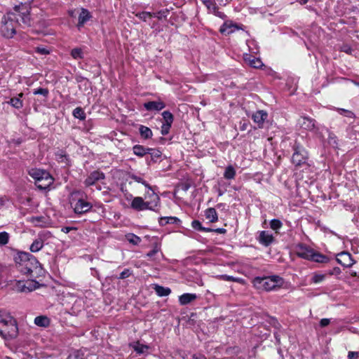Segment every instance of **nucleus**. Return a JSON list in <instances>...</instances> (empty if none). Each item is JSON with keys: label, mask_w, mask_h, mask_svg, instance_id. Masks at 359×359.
I'll return each instance as SVG.
<instances>
[{"label": "nucleus", "mask_w": 359, "mask_h": 359, "mask_svg": "<svg viewBox=\"0 0 359 359\" xmlns=\"http://www.w3.org/2000/svg\"><path fill=\"white\" fill-rule=\"evenodd\" d=\"M18 270L22 274L31 278H39L44 276L45 271L38 260L28 252H18L14 258Z\"/></svg>", "instance_id": "nucleus-1"}, {"label": "nucleus", "mask_w": 359, "mask_h": 359, "mask_svg": "<svg viewBox=\"0 0 359 359\" xmlns=\"http://www.w3.org/2000/svg\"><path fill=\"white\" fill-rule=\"evenodd\" d=\"M145 198L149 200L144 201L142 197H135L132 201L131 208L138 211L150 210L157 212L160 205L159 196L154 191H151L147 193Z\"/></svg>", "instance_id": "nucleus-2"}, {"label": "nucleus", "mask_w": 359, "mask_h": 359, "mask_svg": "<svg viewBox=\"0 0 359 359\" xmlns=\"http://www.w3.org/2000/svg\"><path fill=\"white\" fill-rule=\"evenodd\" d=\"M15 320L5 311H0V334L6 339L15 338L18 334Z\"/></svg>", "instance_id": "nucleus-3"}, {"label": "nucleus", "mask_w": 359, "mask_h": 359, "mask_svg": "<svg viewBox=\"0 0 359 359\" xmlns=\"http://www.w3.org/2000/svg\"><path fill=\"white\" fill-rule=\"evenodd\" d=\"M252 283L257 290L270 291L280 287L283 283V278L278 276L265 277H256L253 279Z\"/></svg>", "instance_id": "nucleus-4"}, {"label": "nucleus", "mask_w": 359, "mask_h": 359, "mask_svg": "<svg viewBox=\"0 0 359 359\" xmlns=\"http://www.w3.org/2000/svg\"><path fill=\"white\" fill-rule=\"evenodd\" d=\"M1 32L6 38H12L15 34L16 28L18 25V15L13 12H9L1 20Z\"/></svg>", "instance_id": "nucleus-5"}, {"label": "nucleus", "mask_w": 359, "mask_h": 359, "mask_svg": "<svg viewBox=\"0 0 359 359\" xmlns=\"http://www.w3.org/2000/svg\"><path fill=\"white\" fill-rule=\"evenodd\" d=\"M306 159L307 154L305 149L299 145H296L292 157V163L296 166H301L306 163Z\"/></svg>", "instance_id": "nucleus-6"}, {"label": "nucleus", "mask_w": 359, "mask_h": 359, "mask_svg": "<svg viewBox=\"0 0 359 359\" xmlns=\"http://www.w3.org/2000/svg\"><path fill=\"white\" fill-rule=\"evenodd\" d=\"M14 287L18 292H31L39 287V283L33 280H27V282L15 280Z\"/></svg>", "instance_id": "nucleus-7"}, {"label": "nucleus", "mask_w": 359, "mask_h": 359, "mask_svg": "<svg viewBox=\"0 0 359 359\" xmlns=\"http://www.w3.org/2000/svg\"><path fill=\"white\" fill-rule=\"evenodd\" d=\"M324 130H326V132L328 133L327 143L333 148H335V149L339 148V140L337 139V137L335 135V134L333 133L332 132L330 131L327 128H324ZM323 130V128L321 130L318 128H317L316 129V133L318 137H319L322 140L323 139V135L322 134Z\"/></svg>", "instance_id": "nucleus-8"}, {"label": "nucleus", "mask_w": 359, "mask_h": 359, "mask_svg": "<svg viewBox=\"0 0 359 359\" xmlns=\"http://www.w3.org/2000/svg\"><path fill=\"white\" fill-rule=\"evenodd\" d=\"M314 250L304 244H299L296 247V253L298 257L310 260Z\"/></svg>", "instance_id": "nucleus-9"}, {"label": "nucleus", "mask_w": 359, "mask_h": 359, "mask_svg": "<svg viewBox=\"0 0 359 359\" xmlns=\"http://www.w3.org/2000/svg\"><path fill=\"white\" fill-rule=\"evenodd\" d=\"M299 126L306 130L316 129L315 120L308 116H301L298 120Z\"/></svg>", "instance_id": "nucleus-10"}, {"label": "nucleus", "mask_w": 359, "mask_h": 359, "mask_svg": "<svg viewBox=\"0 0 359 359\" xmlns=\"http://www.w3.org/2000/svg\"><path fill=\"white\" fill-rule=\"evenodd\" d=\"M104 178V175L103 172H100L98 170L93 171L88 176L86 179L84 183L86 186H92L94 185L96 182L102 180Z\"/></svg>", "instance_id": "nucleus-11"}, {"label": "nucleus", "mask_w": 359, "mask_h": 359, "mask_svg": "<svg viewBox=\"0 0 359 359\" xmlns=\"http://www.w3.org/2000/svg\"><path fill=\"white\" fill-rule=\"evenodd\" d=\"M92 205L88 202L82 199L78 200L74 207V210L76 214H83L90 210Z\"/></svg>", "instance_id": "nucleus-12"}, {"label": "nucleus", "mask_w": 359, "mask_h": 359, "mask_svg": "<svg viewBox=\"0 0 359 359\" xmlns=\"http://www.w3.org/2000/svg\"><path fill=\"white\" fill-rule=\"evenodd\" d=\"M267 117L268 114L264 110H258L252 116V118L253 119L254 122L258 125L259 128L263 127L264 123Z\"/></svg>", "instance_id": "nucleus-13"}, {"label": "nucleus", "mask_w": 359, "mask_h": 359, "mask_svg": "<svg viewBox=\"0 0 359 359\" xmlns=\"http://www.w3.org/2000/svg\"><path fill=\"white\" fill-rule=\"evenodd\" d=\"M337 261L338 263L346 267H350L353 264V261L349 253L343 252L337 255Z\"/></svg>", "instance_id": "nucleus-14"}, {"label": "nucleus", "mask_w": 359, "mask_h": 359, "mask_svg": "<svg viewBox=\"0 0 359 359\" xmlns=\"http://www.w3.org/2000/svg\"><path fill=\"white\" fill-rule=\"evenodd\" d=\"M53 183V178L48 173L47 176H43L39 182H35L38 189L46 190Z\"/></svg>", "instance_id": "nucleus-15"}, {"label": "nucleus", "mask_w": 359, "mask_h": 359, "mask_svg": "<svg viewBox=\"0 0 359 359\" xmlns=\"http://www.w3.org/2000/svg\"><path fill=\"white\" fill-rule=\"evenodd\" d=\"M147 111H160L165 107V104L161 100L147 102L144 104Z\"/></svg>", "instance_id": "nucleus-16"}, {"label": "nucleus", "mask_w": 359, "mask_h": 359, "mask_svg": "<svg viewBox=\"0 0 359 359\" xmlns=\"http://www.w3.org/2000/svg\"><path fill=\"white\" fill-rule=\"evenodd\" d=\"M259 241L261 244L269 246L273 241V236L267 231H262L259 233Z\"/></svg>", "instance_id": "nucleus-17"}, {"label": "nucleus", "mask_w": 359, "mask_h": 359, "mask_svg": "<svg viewBox=\"0 0 359 359\" xmlns=\"http://www.w3.org/2000/svg\"><path fill=\"white\" fill-rule=\"evenodd\" d=\"M28 221L36 226L44 227L48 223V219L45 216H33Z\"/></svg>", "instance_id": "nucleus-18"}, {"label": "nucleus", "mask_w": 359, "mask_h": 359, "mask_svg": "<svg viewBox=\"0 0 359 359\" xmlns=\"http://www.w3.org/2000/svg\"><path fill=\"white\" fill-rule=\"evenodd\" d=\"M92 18L90 13L86 8H82L79 15L77 27L80 29L84 24Z\"/></svg>", "instance_id": "nucleus-19"}, {"label": "nucleus", "mask_w": 359, "mask_h": 359, "mask_svg": "<svg viewBox=\"0 0 359 359\" xmlns=\"http://www.w3.org/2000/svg\"><path fill=\"white\" fill-rule=\"evenodd\" d=\"M244 60L248 65L254 68H259L263 65L260 59L248 54L244 55Z\"/></svg>", "instance_id": "nucleus-20"}, {"label": "nucleus", "mask_w": 359, "mask_h": 359, "mask_svg": "<svg viewBox=\"0 0 359 359\" xmlns=\"http://www.w3.org/2000/svg\"><path fill=\"white\" fill-rule=\"evenodd\" d=\"M48 172L41 169L32 168L29 170V175L35 180V182H39L43 176H47Z\"/></svg>", "instance_id": "nucleus-21"}, {"label": "nucleus", "mask_w": 359, "mask_h": 359, "mask_svg": "<svg viewBox=\"0 0 359 359\" xmlns=\"http://www.w3.org/2000/svg\"><path fill=\"white\" fill-rule=\"evenodd\" d=\"M238 29V27L231 23V22H225L223 24V25L220 27V32L221 33L225 34V35H229L231 33H233V32H235V30Z\"/></svg>", "instance_id": "nucleus-22"}, {"label": "nucleus", "mask_w": 359, "mask_h": 359, "mask_svg": "<svg viewBox=\"0 0 359 359\" xmlns=\"http://www.w3.org/2000/svg\"><path fill=\"white\" fill-rule=\"evenodd\" d=\"M195 294L184 293L179 297V302L181 305H187L196 299Z\"/></svg>", "instance_id": "nucleus-23"}, {"label": "nucleus", "mask_w": 359, "mask_h": 359, "mask_svg": "<svg viewBox=\"0 0 359 359\" xmlns=\"http://www.w3.org/2000/svg\"><path fill=\"white\" fill-rule=\"evenodd\" d=\"M310 260L318 263H327L330 259L328 257L314 250Z\"/></svg>", "instance_id": "nucleus-24"}, {"label": "nucleus", "mask_w": 359, "mask_h": 359, "mask_svg": "<svg viewBox=\"0 0 359 359\" xmlns=\"http://www.w3.org/2000/svg\"><path fill=\"white\" fill-rule=\"evenodd\" d=\"M215 278L218 280H225V281H232V282H236V283H238L241 284L245 283V280L241 278H236V277H233V276L226 275V274L217 275L215 276Z\"/></svg>", "instance_id": "nucleus-25"}, {"label": "nucleus", "mask_w": 359, "mask_h": 359, "mask_svg": "<svg viewBox=\"0 0 359 359\" xmlns=\"http://www.w3.org/2000/svg\"><path fill=\"white\" fill-rule=\"evenodd\" d=\"M205 216L210 222H215L218 220L217 212L215 208H208L205 212Z\"/></svg>", "instance_id": "nucleus-26"}, {"label": "nucleus", "mask_w": 359, "mask_h": 359, "mask_svg": "<svg viewBox=\"0 0 359 359\" xmlns=\"http://www.w3.org/2000/svg\"><path fill=\"white\" fill-rule=\"evenodd\" d=\"M154 290L159 297L168 296L171 292V290L169 287H165L158 285L154 286Z\"/></svg>", "instance_id": "nucleus-27"}, {"label": "nucleus", "mask_w": 359, "mask_h": 359, "mask_svg": "<svg viewBox=\"0 0 359 359\" xmlns=\"http://www.w3.org/2000/svg\"><path fill=\"white\" fill-rule=\"evenodd\" d=\"M23 96L22 93H19L18 97H13L10 100L8 103L16 109H21L23 107V103L21 97Z\"/></svg>", "instance_id": "nucleus-28"}, {"label": "nucleus", "mask_w": 359, "mask_h": 359, "mask_svg": "<svg viewBox=\"0 0 359 359\" xmlns=\"http://www.w3.org/2000/svg\"><path fill=\"white\" fill-rule=\"evenodd\" d=\"M132 346L133 349L139 354H144L147 353L149 348L147 345L140 344L139 341L135 342Z\"/></svg>", "instance_id": "nucleus-29"}, {"label": "nucleus", "mask_w": 359, "mask_h": 359, "mask_svg": "<svg viewBox=\"0 0 359 359\" xmlns=\"http://www.w3.org/2000/svg\"><path fill=\"white\" fill-rule=\"evenodd\" d=\"M149 148H146L142 145L136 144L133 147L134 154L137 156L143 157L148 153Z\"/></svg>", "instance_id": "nucleus-30"}, {"label": "nucleus", "mask_w": 359, "mask_h": 359, "mask_svg": "<svg viewBox=\"0 0 359 359\" xmlns=\"http://www.w3.org/2000/svg\"><path fill=\"white\" fill-rule=\"evenodd\" d=\"M43 246V241L41 238H36L30 245V250L32 252H39Z\"/></svg>", "instance_id": "nucleus-31"}, {"label": "nucleus", "mask_w": 359, "mask_h": 359, "mask_svg": "<svg viewBox=\"0 0 359 359\" xmlns=\"http://www.w3.org/2000/svg\"><path fill=\"white\" fill-rule=\"evenodd\" d=\"M34 323L38 326L46 327L48 326L50 320L46 316H40L35 318Z\"/></svg>", "instance_id": "nucleus-32"}, {"label": "nucleus", "mask_w": 359, "mask_h": 359, "mask_svg": "<svg viewBox=\"0 0 359 359\" xmlns=\"http://www.w3.org/2000/svg\"><path fill=\"white\" fill-rule=\"evenodd\" d=\"M202 3L207 7L208 11L211 13H213L216 15L217 11V4L212 0H201Z\"/></svg>", "instance_id": "nucleus-33"}, {"label": "nucleus", "mask_w": 359, "mask_h": 359, "mask_svg": "<svg viewBox=\"0 0 359 359\" xmlns=\"http://www.w3.org/2000/svg\"><path fill=\"white\" fill-rule=\"evenodd\" d=\"M140 133L142 137L144 139H149L152 137V131L151 130L144 126H140L139 128Z\"/></svg>", "instance_id": "nucleus-34"}, {"label": "nucleus", "mask_w": 359, "mask_h": 359, "mask_svg": "<svg viewBox=\"0 0 359 359\" xmlns=\"http://www.w3.org/2000/svg\"><path fill=\"white\" fill-rule=\"evenodd\" d=\"M180 219L176 217H163L159 219V224L162 226L167 224H175L179 222Z\"/></svg>", "instance_id": "nucleus-35"}, {"label": "nucleus", "mask_w": 359, "mask_h": 359, "mask_svg": "<svg viewBox=\"0 0 359 359\" xmlns=\"http://www.w3.org/2000/svg\"><path fill=\"white\" fill-rule=\"evenodd\" d=\"M236 176V170L232 165H229L226 168L224 172V178L227 180L233 179Z\"/></svg>", "instance_id": "nucleus-36"}, {"label": "nucleus", "mask_w": 359, "mask_h": 359, "mask_svg": "<svg viewBox=\"0 0 359 359\" xmlns=\"http://www.w3.org/2000/svg\"><path fill=\"white\" fill-rule=\"evenodd\" d=\"M147 154L151 155V160L154 161H158L162 155V153L160 150L152 148H149Z\"/></svg>", "instance_id": "nucleus-37"}, {"label": "nucleus", "mask_w": 359, "mask_h": 359, "mask_svg": "<svg viewBox=\"0 0 359 359\" xmlns=\"http://www.w3.org/2000/svg\"><path fill=\"white\" fill-rule=\"evenodd\" d=\"M126 240L130 243H132L135 245H137L138 244H140V243L141 242V238L133 234V233H128L126 236Z\"/></svg>", "instance_id": "nucleus-38"}, {"label": "nucleus", "mask_w": 359, "mask_h": 359, "mask_svg": "<svg viewBox=\"0 0 359 359\" xmlns=\"http://www.w3.org/2000/svg\"><path fill=\"white\" fill-rule=\"evenodd\" d=\"M191 226L194 229L201 231L210 232L212 231V229H211L203 227L201 225V223L198 220H194L191 222Z\"/></svg>", "instance_id": "nucleus-39"}, {"label": "nucleus", "mask_w": 359, "mask_h": 359, "mask_svg": "<svg viewBox=\"0 0 359 359\" xmlns=\"http://www.w3.org/2000/svg\"><path fill=\"white\" fill-rule=\"evenodd\" d=\"M73 116L80 120H84L86 118V114L81 107H76L74 109Z\"/></svg>", "instance_id": "nucleus-40"}, {"label": "nucleus", "mask_w": 359, "mask_h": 359, "mask_svg": "<svg viewBox=\"0 0 359 359\" xmlns=\"http://www.w3.org/2000/svg\"><path fill=\"white\" fill-rule=\"evenodd\" d=\"M15 11L20 13V14L18 15L21 16V18H22V20L23 23H25L26 25H29L30 24V18H29V13H27L28 12L27 9V10L25 9V12H22L21 11V8H20L19 9V11Z\"/></svg>", "instance_id": "nucleus-41"}, {"label": "nucleus", "mask_w": 359, "mask_h": 359, "mask_svg": "<svg viewBox=\"0 0 359 359\" xmlns=\"http://www.w3.org/2000/svg\"><path fill=\"white\" fill-rule=\"evenodd\" d=\"M282 226L283 224L279 219H273L270 222V227L276 232H278V231L282 227Z\"/></svg>", "instance_id": "nucleus-42"}, {"label": "nucleus", "mask_w": 359, "mask_h": 359, "mask_svg": "<svg viewBox=\"0 0 359 359\" xmlns=\"http://www.w3.org/2000/svg\"><path fill=\"white\" fill-rule=\"evenodd\" d=\"M325 277V274L316 273L313 275L311 280L313 283L318 284L323 282Z\"/></svg>", "instance_id": "nucleus-43"}, {"label": "nucleus", "mask_w": 359, "mask_h": 359, "mask_svg": "<svg viewBox=\"0 0 359 359\" xmlns=\"http://www.w3.org/2000/svg\"><path fill=\"white\" fill-rule=\"evenodd\" d=\"M136 16L139 19L146 22L148 18H151L153 16H154V14L151 13L150 12L143 11V12H140V13H137Z\"/></svg>", "instance_id": "nucleus-44"}, {"label": "nucleus", "mask_w": 359, "mask_h": 359, "mask_svg": "<svg viewBox=\"0 0 359 359\" xmlns=\"http://www.w3.org/2000/svg\"><path fill=\"white\" fill-rule=\"evenodd\" d=\"M162 116H163V120L165 121L164 123L172 125V121H173V116L170 111H163L162 114Z\"/></svg>", "instance_id": "nucleus-45"}, {"label": "nucleus", "mask_w": 359, "mask_h": 359, "mask_svg": "<svg viewBox=\"0 0 359 359\" xmlns=\"http://www.w3.org/2000/svg\"><path fill=\"white\" fill-rule=\"evenodd\" d=\"M9 241V234L3 231L0 233V245H5L8 243Z\"/></svg>", "instance_id": "nucleus-46"}, {"label": "nucleus", "mask_w": 359, "mask_h": 359, "mask_svg": "<svg viewBox=\"0 0 359 359\" xmlns=\"http://www.w3.org/2000/svg\"><path fill=\"white\" fill-rule=\"evenodd\" d=\"M71 55L74 59H81L83 57V53L81 48H74L72 50Z\"/></svg>", "instance_id": "nucleus-47"}, {"label": "nucleus", "mask_w": 359, "mask_h": 359, "mask_svg": "<svg viewBox=\"0 0 359 359\" xmlns=\"http://www.w3.org/2000/svg\"><path fill=\"white\" fill-rule=\"evenodd\" d=\"M33 93L34 95H41L43 97H47L48 95L49 91L47 88H39L34 89L33 90Z\"/></svg>", "instance_id": "nucleus-48"}, {"label": "nucleus", "mask_w": 359, "mask_h": 359, "mask_svg": "<svg viewBox=\"0 0 359 359\" xmlns=\"http://www.w3.org/2000/svg\"><path fill=\"white\" fill-rule=\"evenodd\" d=\"M67 359H84L83 353L79 351H75L69 354Z\"/></svg>", "instance_id": "nucleus-49"}, {"label": "nucleus", "mask_w": 359, "mask_h": 359, "mask_svg": "<svg viewBox=\"0 0 359 359\" xmlns=\"http://www.w3.org/2000/svg\"><path fill=\"white\" fill-rule=\"evenodd\" d=\"M135 182H139V183H141L143 185H144L146 187H148L149 188V191H152L151 187H149V185L144 181L143 180L142 178H141L140 177H138V176H133L132 177Z\"/></svg>", "instance_id": "nucleus-50"}, {"label": "nucleus", "mask_w": 359, "mask_h": 359, "mask_svg": "<svg viewBox=\"0 0 359 359\" xmlns=\"http://www.w3.org/2000/svg\"><path fill=\"white\" fill-rule=\"evenodd\" d=\"M33 1V0H26L25 1V2H21L20 5H18V6H15V11H19V9L20 8H23L25 7V9H28V4H29L30 2Z\"/></svg>", "instance_id": "nucleus-51"}, {"label": "nucleus", "mask_w": 359, "mask_h": 359, "mask_svg": "<svg viewBox=\"0 0 359 359\" xmlns=\"http://www.w3.org/2000/svg\"><path fill=\"white\" fill-rule=\"evenodd\" d=\"M170 127H171L170 124L163 123V125L161 126V134L163 135H167L169 133Z\"/></svg>", "instance_id": "nucleus-52"}, {"label": "nucleus", "mask_w": 359, "mask_h": 359, "mask_svg": "<svg viewBox=\"0 0 359 359\" xmlns=\"http://www.w3.org/2000/svg\"><path fill=\"white\" fill-rule=\"evenodd\" d=\"M131 275V271L130 269H126L124 271H123L120 276H119V278L120 279H125L126 278H128Z\"/></svg>", "instance_id": "nucleus-53"}, {"label": "nucleus", "mask_w": 359, "mask_h": 359, "mask_svg": "<svg viewBox=\"0 0 359 359\" xmlns=\"http://www.w3.org/2000/svg\"><path fill=\"white\" fill-rule=\"evenodd\" d=\"M339 111H340L341 114L344 115V116H346L347 117H349V118H353V113L352 111H351L346 110V109H340Z\"/></svg>", "instance_id": "nucleus-54"}, {"label": "nucleus", "mask_w": 359, "mask_h": 359, "mask_svg": "<svg viewBox=\"0 0 359 359\" xmlns=\"http://www.w3.org/2000/svg\"><path fill=\"white\" fill-rule=\"evenodd\" d=\"M348 359H358L359 357V352L349 351L348 353Z\"/></svg>", "instance_id": "nucleus-55"}, {"label": "nucleus", "mask_w": 359, "mask_h": 359, "mask_svg": "<svg viewBox=\"0 0 359 359\" xmlns=\"http://www.w3.org/2000/svg\"><path fill=\"white\" fill-rule=\"evenodd\" d=\"M36 52L41 54V55H48L49 54V50L43 47H37L36 48Z\"/></svg>", "instance_id": "nucleus-56"}, {"label": "nucleus", "mask_w": 359, "mask_h": 359, "mask_svg": "<svg viewBox=\"0 0 359 359\" xmlns=\"http://www.w3.org/2000/svg\"><path fill=\"white\" fill-rule=\"evenodd\" d=\"M330 323V320L329 318H323L320 321V325L321 327H325L328 325Z\"/></svg>", "instance_id": "nucleus-57"}, {"label": "nucleus", "mask_w": 359, "mask_h": 359, "mask_svg": "<svg viewBox=\"0 0 359 359\" xmlns=\"http://www.w3.org/2000/svg\"><path fill=\"white\" fill-rule=\"evenodd\" d=\"M76 229V228L73 226H65L61 229V231L65 233H68L70 231Z\"/></svg>", "instance_id": "nucleus-58"}, {"label": "nucleus", "mask_w": 359, "mask_h": 359, "mask_svg": "<svg viewBox=\"0 0 359 359\" xmlns=\"http://www.w3.org/2000/svg\"><path fill=\"white\" fill-rule=\"evenodd\" d=\"M158 252V248H155L154 250H152L151 251L149 252L147 254V256H148V257H153L154 255H156Z\"/></svg>", "instance_id": "nucleus-59"}, {"label": "nucleus", "mask_w": 359, "mask_h": 359, "mask_svg": "<svg viewBox=\"0 0 359 359\" xmlns=\"http://www.w3.org/2000/svg\"><path fill=\"white\" fill-rule=\"evenodd\" d=\"M74 305H83V300L82 299H78L76 300Z\"/></svg>", "instance_id": "nucleus-60"}, {"label": "nucleus", "mask_w": 359, "mask_h": 359, "mask_svg": "<svg viewBox=\"0 0 359 359\" xmlns=\"http://www.w3.org/2000/svg\"><path fill=\"white\" fill-rule=\"evenodd\" d=\"M212 231H215V232H217V233H224L226 232V229H215V230L212 229Z\"/></svg>", "instance_id": "nucleus-61"}, {"label": "nucleus", "mask_w": 359, "mask_h": 359, "mask_svg": "<svg viewBox=\"0 0 359 359\" xmlns=\"http://www.w3.org/2000/svg\"><path fill=\"white\" fill-rule=\"evenodd\" d=\"M4 206V201L0 198V211H1Z\"/></svg>", "instance_id": "nucleus-62"}, {"label": "nucleus", "mask_w": 359, "mask_h": 359, "mask_svg": "<svg viewBox=\"0 0 359 359\" xmlns=\"http://www.w3.org/2000/svg\"><path fill=\"white\" fill-rule=\"evenodd\" d=\"M350 50H351V48H348L344 49V50L345 52H346V53H348V51H349Z\"/></svg>", "instance_id": "nucleus-63"}, {"label": "nucleus", "mask_w": 359, "mask_h": 359, "mask_svg": "<svg viewBox=\"0 0 359 359\" xmlns=\"http://www.w3.org/2000/svg\"><path fill=\"white\" fill-rule=\"evenodd\" d=\"M194 359H205V358H204V357H202V358H194Z\"/></svg>", "instance_id": "nucleus-64"}]
</instances>
